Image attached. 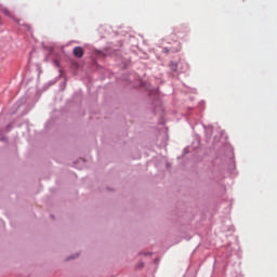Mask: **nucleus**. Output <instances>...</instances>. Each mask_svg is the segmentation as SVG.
<instances>
[{"label":"nucleus","mask_w":277,"mask_h":277,"mask_svg":"<svg viewBox=\"0 0 277 277\" xmlns=\"http://www.w3.org/2000/svg\"><path fill=\"white\" fill-rule=\"evenodd\" d=\"M2 12L5 14V16H12V13H10V10L8 9H3Z\"/></svg>","instance_id":"f03ea898"},{"label":"nucleus","mask_w":277,"mask_h":277,"mask_svg":"<svg viewBox=\"0 0 277 277\" xmlns=\"http://www.w3.org/2000/svg\"><path fill=\"white\" fill-rule=\"evenodd\" d=\"M83 53H84L83 48H81V47L74 48L75 57L81 58V57H83Z\"/></svg>","instance_id":"f257e3e1"}]
</instances>
